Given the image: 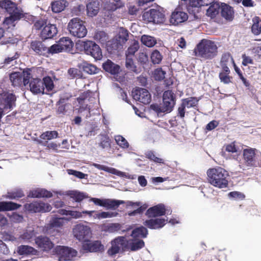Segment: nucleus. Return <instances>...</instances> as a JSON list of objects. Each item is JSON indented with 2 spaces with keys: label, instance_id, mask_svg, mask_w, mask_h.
<instances>
[{
  "label": "nucleus",
  "instance_id": "27",
  "mask_svg": "<svg viewBox=\"0 0 261 261\" xmlns=\"http://www.w3.org/2000/svg\"><path fill=\"white\" fill-rule=\"evenodd\" d=\"M83 247L84 250L90 252H97L101 250L102 247V245L100 241H96L93 242H90L89 240L84 243Z\"/></svg>",
  "mask_w": 261,
  "mask_h": 261
},
{
  "label": "nucleus",
  "instance_id": "36",
  "mask_svg": "<svg viewBox=\"0 0 261 261\" xmlns=\"http://www.w3.org/2000/svg\"><path fill=\"white\" fill-rule=\"evenodd\" d=\"M251 32L254 35H258L261 33V19L258 16L254 17L252 19Z\"/></svg>",
  "mask_w": 261,
  "mask_h": 261
},
{
  "label": "nucleus",
  "instance_id": "43",
  "mask_svg": "<svg viewBox=\"0 0 261 261\" xmlns=\"http://www.w3.org/2000/svg\"><path fill=\"white\" fill-rule=\"evenodd\" d=\"M81 68L84 72L89 74H96L99 71V69L96 66L86 62L82 64Z\"/></svg>",
  "mask_w": 261,
  "mask_h": 261
},
{
  "label": "nucleus",
  "instance_id": "21",
  "mask_svg": "<svg viewBox=\"0 0 261 261\" xmlns=\"http://www.w3.org/2000/svg\"><path fill=\"white\" fill-rule=\"evenodd\" d=\"M68 97H62L60 98L56 104L57 107L56 112L58 114L65 115L68 111L71 108V105L68 102Z\"/></svg>",
  "mask_w": 261,
  "mask_h": 261
},
{
  "label": "nucleus",
  "instance_id": "41",
  "mask_svg": "<svg viewBox=\"0 0 261 261\" xmlns=\"http://www.w3.org/2000/svg\"><path fill=\"white\" fill-rule=\"evenodd\" d=\"M107 49L109 52L114 53L122 46L121 43L118 40V39H113L108 41L106 44Z\"/></svg>",
  "mask_w": 261,
  "mask_h": 261
},
{
  "label": "nucleus",
  "instance_id": "19",
  "mask_svg": "<svg viewBox=\"0 0 261 261\" xmlns=\"http://www.w3.org/2000/svg\"><path fill=\"white\" fill-rule=\"evenodd\" d=\"M166 212L165 206L163 204H159L149 208L146 213L148 218H155L165 215Z\"/></svg>",
  "mask_w": 261,
  "mask_h": 261
},
{
  "label": "nucleus",
  "instance_id": "52",
  "mask_svg": "<svg viewBox=\"0 0 261 261\" xmlns=\"http://www.w3.org/2000/svg\"><path fill=\"white\" fill-rule=\"evenodd\" d=\"M118 213L116 212H102L101 213H97L93 215L95 219H104L107 218H112L117 216Z\"/></svg>",
  "mask_w": 261,
  "mask_h": 261
},
{
  "label": "nucleus",
  "instance_id": "5",
  "mask_svg": "<svg viewBox=\"0 0 261 261\" xmlns=\"http://www.w3.org/2000/svg\"><path fill=\"white\" fill-rule=\"evenodd\" d=\"M52 207L47 203L41 200H35L23 205V210L29 213H46L50 212Z\"/></svg>",
  "mask_w": 261,
  "mask_h": 261
},
{
  "label": "nucleus",
  "instance_id": "31",
  "mask_svg": "<svg viewBox=\"0 0 261 261\" xmlns=\"http://www.w3.org/2000/svg\"><path fill=\"white\" fill-rule=\"evenodd\" d=\"M21 204L12 201L0 202V212L11 211L18 209Z\"/></svg>",
  "mask_w": 261,
  "mask_h": 261
},
{
  "label": "nucleus",
  "instance_id": "57",
  "mask_svg": "<svg viewBox=\"0 0 261 261\" xmlns=\"http://www.w3.org/2000/svg\"><path fill=\"white\" fill-rule=\"evenodd\" d=\"M166 72L162 70L161 68H157L154 70L153 72V77L155 80L161 81L164 79Z\"/></svg>",
  "mask_w": 261,
  "mask_h": 261
},
{
  "label": "nucleus",
  "instance_id": "15",
  "mask_svg": "<svg viewBox=\"0 0 261 261\" xmlns=\"http://www.w3.org/2000/svg\"><path fill=\"white\" fill-rule=\"evenodd\" d=\"M36 247L41 251L48 252L54 247V243L47 237L40 236L34 239Z\"/></svg>",
  "mask_w": 261,
  "mask_h": 261
},
{
  "label": "nucleus",
  "instance_id": "47",
  "mask_svg": "<svg viewBox=\"0 0 261 261\" xmlns=\"http://www.w3.org/2000/svg\"><path fill=\"white\" fill-rule=\"evenodd\" d=\"M3 9H5L9 13H12L17 10L16 5L10 0H2Z\"/></svg>",
  "mask_w": 261,
  "mask_h": 261
},
{
  "label": "nucleus",
  "instance_id": "3",
  "mask_svg": "<svg viewBox=\"0 0 261 261\" xmlns=\"http://www.w3.org/2000/svg\"><path fill=\"white\" fill-rule=\"evenodd\" d=\"M255 151L256 149L252 148L243 150L242 167H261V155L256 154Z\"/></svg>",
  "mask_w": 261,
  "mask_h": 261
},
{
  "label": "nucleus",
  "instance_id": "9",
  "mask_svg": "<svg viewBox=\"0 0 261 261\" xmlns=\"http://www.w3.org/2000/svg\"><path fill=\"white\" fill-rule=\"evenodd\" d=\"M74 237L81 242L88 241L92 235L90 227L82 224L76 225L73 229Z\"/></svg>",
  "mask_w": 261,
  "mask_h": 261
},
{
  "label": "nucleus",
  "instance_id": "38",
  "mask_svg": "<svg viewBox=\"0 0 261 261\" xmlns=\"http://www.w3.org/2000/svg\"><path fill=\"white\" fill-rule=\"evenodd\" d=\"M231 61L234 64V61L229 53H225L222 54L220 61V65L221 68H229V62Z\"/></svg>",
  "mask_w": 261,
  "mask_h": 261
},
{
  "label": "nucleus",
  "instance_id": "35",
  "mask_svg": "<svg viewBox=\"0 0 261 261\" xmlns=\"http://www.w3.org/2000/svg\"><path fill=\"white\" fill-rule=\"evenodd\" d=\"M148 234V230L145 227L141 226L134 229L132 232L131 236L133 238L140 239L145 238Z\"/></svg>",
  "mask_w": 261,
  "mask_h": 261
},
{
  "label": "nucleus",
  "instance_id": "62",
  "mask_svg": "<svg viewBox=\"0 0 261 261\" xmlns=\"http://www.w3.org/2000/svg\"><path fill=\"white\" fill-rule=\"evenodd\" d=\"M35 237V232L34 230H30L24 232L21 235L20 238L22 240L31 242V240Z\"/></svg>",
  "mask_w": 261,
  "mask_h": 261
},
{
  "label": "nucleus",
  "instance_id": "12",
  "mask_svg": "<svg viewBox=\"0 0 261 261\" xmlns=\"http://www.w3.org/2000/svg\"><path fill=\"white\" fill-rule=\"evenodd\" d=\"M215 0H189L187 6L188 13L194 17L201 11L203 6H207L214 3Z\"/></svg>",
  "mask_w": 261,
  "mask_h": 261
},
{
  "label": "nucleus",
  "instance_id": "28",
  "mask_svg": "<svg viewBox=\"0 0 261 261\" xmlns=\"http://www.w3.org/2000/svg\"><path fill=\"white\" fill-rule=\"evenodd\" d=\"M221 16L226 20L231 21L234 17V11L232 7L224 4L221 7Z\"/></svg>",
  "mask_w": 261,
  "mask_h": 261
},
{
  "label": "nucleus",
  "instance_id": "58",
  "mask_svg": "<svg viewBox=\"0 0 261 261\" xmlns=\"http://www.w3.org/2000/svg\"><path fill=\"white\" fill-rule=\"evenodd\" d=\"M63 51L59 42L58 44H55L50 47L47 48L46 53L55 54Z\"/></svg>",
  "mask_w": 261,
  "mask_h": 261
},
{
  "label": "nucleus",
  "instance_id": "25",
  "mask_svg": "<svg viewBox=\"0 0 261 261\" xmlns=\"http://www.w3.org/2000/svg\"><path fill=\"white\" fill-rule=\"evenodd\" d=\"M52 196V193L44 189H37L31 191L28 195V197L32 198H50Z\"/></svg>",
  "mask_w": 261,
  "mask_h": 261
},
{
  "label": "nucleus",
  "instance_id": "32",
  "mask_svg": "<svg viewBox=\"0 0 261 261\" xmlns=\"http://www.w3.org/2000/svg\"><path fill=\"white\" fill-rule=\"evenodd\" d=\"M17 253L20 255H37V250L28 245H20L17 248Z\"/></svg>",
  "mask_w": 261,
  "mask_h": 261
},
{
  "label": "nucleus",
  "instance_id": "2",
  "mask_svg": "<svg viewBox=\"0 0 261 261\" xmlns=\"http://www.w3.org/2000/svg\"><path fill=\"white\" fill-rule=\"evenodd\" d=\"M207 175L208 181L212 185L219 188L228 186V173L224 169L220 167L209 169Z\"/></svg>",
  "mask_w": 261,
  "mask_h": 261
},
{
  "label": "nucleus",
  "instance_id": "60",
  "mask_svg": "<svg viewBox=\"0 0 261 261\" xmlns=\"http://www.w3.org/2000/svg\"><path fill=\"white\" fill-rule=\"evenodd\" d=\"M68 73L71 79L80 78L82 76L81 71L75 68H70L68 70Z\"/></svg>",
  "mask_w": 261,
  "mask_h": 261
},
{
  "label": "nucleus",
  "instance_id": "37",
  "mask_svg": "<svg viewBox=\"0 0 261 261\" xmlns=\"http://www.w3.org/2000/svg\"><path fill=\"white\" fill-rule=\"evenodd\" d=\"M199 99L196 97H190L181 99L182 103L188 109L197 108Z\"/></svg>",
  "mask_w": 261,
  "mask_h": 261
},
{
  "label": "nucleus",
  "instance_id": "61",
  "mask_svg": "<svg viewBox=\"0 0 261 261\" xmlns=\"http://www.w3.org/2000/svg\"><path fill=\"white\" fill-rule=\"evenodd\" d=\"M137 61L141 65L146 64L148 62V56L146 53L144 52H139L137 58Z\"/></svg>",
  "mask_w": 261,
  "mask_h": 261
},
{
  "label": "nucleus",
  "instance_id": "6",
  "mask_svg": "<svg viewBox=\"0 0 261 261\" xmlns=\"http://www.w3.org/2000/svg\"><path fill=\"white\" fill-rule=\"evenodd\" d=\"M187 4L179 3L177 7L172 12L170 21L174 25H177L179 23L186 21L188 19V15L184 11L185 9L187 10Z\"/></svg>",
  "mask_w": 261,
  "mask_h": 261
},
{
  "label": "nucleus",
  "instance_id": "17",
  "mask_svg": "<svg viewBox=\"0 0 261 261\" xmlns=\"http://www.w3.org/2000/svg\"><path fill=\"white\" fill-rule=\"evenodd\" d=\"M16 97L13 93L5 94L1 99V108L3 110H12L15 106Z\"/></svg>",
  "mask_w": 261,
  "mask_h": 261
},
{
  "label": "nucleus",
  "instance_id": "33",
  "mask_svg": "<svg viewBox=\"0 0 261 261\" xmlns=\"http://www.w3.org/2000/svg\"><path fill=\"white\" fill-rule=\"evenodd\" d=\"M99 9V2L97 1H93L87 5V14L90 17L95 16Z\"/></svg>",
  "mask_w": 261,
  "mask_h": 261
},
{
  "label": "nucleus",
  "instance_id": "39",
  "mask_svg": "<svg viewBox=\"0 0 261 261\" xmlns=\"http://www.w3.org/2000/svg\"><path fill=\"white\" fill-rule=\"evenodd\" d=\"M125 203V201L123 200L105 199L104 207H107V209L115 210L118 208L120 204Z\"/></svg>",
  "mask_w": 261,
  "mask_h": 261
},
{
  "label": "nucleus",
  "instance_id": "50",
  "mask_svg": "<svg viewBox=\"0 0 261 261\" xmlns=\"http://www.w3.org/2000/svg\"><path fill=\"white\" fill-rule=\"evenodd\" d=\"M141 41L144 45L149 47L153 46L156 43L154 37L145 35L141 37Z\"/></svg>",
  "mask_w": 261,
  "mask_h": 261
},
{
  "label": "nucleus",
  "instance_id": "26",
  "mask_svg": "<svg viewBox=\"0 0 261 261\" xmlns=\"http://www.w3.org/2000/svg\"><path fill=\"white\" fill-rule=\"evenodd\" d=\"M68 4V2L65 0L55 1L50 4L51 10L55 13H60L65 9Z\"/></svg>",
  "mask_w": 261,
  "mask_h": 261
},
{
  "label": "nucleus",
  "instance_id": "14",
  "mask_svg": "<svg viewBox=\"0 0 261 261\" xmlns=\"http://www.w3.org/2000/svg\"><path fill=\"white\" fill-rule=\"evenodd\" d=\"M126 239L124 237H119L111 242L112 246L108 250V254L113 256L119 253L120 249L126 250Z\"/></svg>",
  "mask_w": 261,
  "mask_h": 261
},
{
  "label": "nucleus",
  "instance_id": "23",
  "mask_svg": "<svg viewBox=\"0 0 261 261\" xmlns=\"http://www.w3.org/2000/svg\"><path fill=\"white\" fill-rule=\"evenodd\" d=\"M126 250H130L132 251H135L141 249L145 246V243L143 240L137 238L126 240Z\"/></svg>",
  "mask_w": 261,
  "mask_h": 261
},
{
  "label": "nucleus",
  "instance_id": "4",
  "mask_svg": "<svg viewBox=\"0 0 261 261\" xmlns=\"http://www.w3.org/2000/svg\"><path fill=\"white\" fill-rule=\"evenodd\" d=\"M67 29L71 35L79 38L85 37L87 34L84 22L78 17L73 18L69 21Z\"/></svg>",
  "mask_w": 261,
  "mask_h": 261
},
{
  "label": "nucleus",
  "instance_id": "11",
  "mask_svg": "<svg viewBox=\"0 0 261 261\" xmlns=\"http://www.w3.org/2000/svg\"><path fill=\"white\" fill-rule=\"evenodd\" d=\"M176 103V96L172 90H168L163 93V107L160 111L170 112L172 111Z\"/></svg>",
  "mask_w": 261,
  "mask_h": 261
},
{
  "label": "nucleus",
  "instance_id": "63",
  "mask_svg": "<svg viewBox=\"0 0 261 261\" xmlns=\"http://www.w3.org/2000/svg\"><path fill=\"white\" fill-rule=\"evenodd\" d=\"M128 38V32L126 30H122L119 33L118 40L121 43H125Z\"/></svg>",
  "mask_w": 261,
  "mask_h": 261
},
{
  "label": "nucleus",
  "instance_id": "20",
  "mask_svg": "<svg viewBox=\"0 0 261 261\" xmlns=\"http://www.w3.org/2000/svg\"><path fill=\"white\" fill-rule=\"evenodd\" d=\"M30 91L34 94L44 93V87L43 86L42 80L39 78H32L29 81Z\"/></svg>",
  "mask_w": 261,
  "mask_h": 261
},
{
  "label": "nucleus",
  "instance_id": "40",
  "mask_svg": "<svg viewBox=\"0 0 261 261\" xmlns=\"http://www.w3.org/2000/svg\"><path fill=\"white\" fill-rule=\"evenodd\" d=\"M63 51H70L73 45V43L69 37H62L59 41Z\"/></svg>",
  "mask_w": 261,
  "mask_h": 261
},
{
  "label": "nucleus",
  "instance_id": "44",
  "mask_svg": "<svg viewBox=\"0 0 261 261\" xmlns=\"http://www.w3.org/2000/svg\"><path fill=\"white\" fill-rule=\"evenodd\" d=\"M94 39L101 44H106L109 40V36L104 31H98L94 35Z\"/></svg>",
  "mask_w": 261,
  "mask_h": 261
},
{
  "label": "nucleus",
  "instance_id": "24",
  "mask_svg": "<svg viewBox=\"0 0 261 261\" xmlns=\"http://www.w3.org/2000/svg\"><path fill=\"white\" fill-rule=\"evenodd\" d=\"M102 68L106 72L112 75L118 74L120 70V66L109 59L102 64Z\"/></svg>",
  "mask_w": 261,
  "mask_h": 261
},
{
  "label": "nucleus",
  "instance_id": "46",
  "mask_svg": "<svg viewBox=\"0 0 261 261\" xmlns=\"http://www.w3.org/2000/svg\"><path fill=\"white\" fill-rule=\"evenodd\" d=\"M140 46L138 41L134 40L125 51V56L128 57H133L135 54L139 49Z\"/></svg>",
  "mask_w": 261,
  "mask_h": 261
},
{
  "label": "nucleus",
  "instance_id": "22",
  "mask_svg": "<svg viewBox=\"0 0 261 261\" xmlns=\"http://www.w3.org/2000/svg\"><path fill=\"white\" fill-rule=\"evenodd\" d=\"M167 222V219L163 218L151 219L146 220L143 224L152 229H159L163 227Z\"/></svg>",
  "mask_w": 261,
  "mask_h": 261
},
{
  "label": "nucleus",
  "instance_id": "59",
  "mask_svg": "<svg viewBox=\"0 0 261 261\" xmlns=\"http://www.w3.org/2000/svg\"><path fill=\"white\" fill-rule=\"evenodd\" d=\"M115 140L117 144L123 148H127L129 146L126 140L121 136L118 135L115 137Z\"/></svg>",
  "mask_w": 261,
  "mask_h": 261
},
{
  "label": "nucleus",
  "instance_id": "51",
  "mask_svg": "<svg viewBox=\"0 0 261 261\" xmlns=\"http://www.w3.org/2000/svg\"><path fill=\"white\" fill-rule=\"evenodd\" d=\"M24 196L23 192L21 189H16L14 191L8 192L7 198L10 199H17Z\"/></svg>",
  "mask_w": 261,
  "mask_h": 261
},
{
  "label": "nucleus",
  "instance_id": "29",
  "mask_svg": "<svg viewBox=\"0 0 261 261\" xmlns=\"http://www.w3.org/2000/svg\"><path fill=\"white\" fill-rule=\"evenodd\" d=\"M230 70L229 68H221V70L219 73V78L221 83L224 84H228L231 82L232 79L230 75Z\"/></svg>",
  "mask_w": 261,
  "mask_h": 261
},
{
  "label": "nucleus",
  "instance_id": "1",
  "mask_svg": "<svg viewBox=\"0 0 261 261\" xmlns=\"http://www.w3.org/2000/svg\"><path fill=\"white\" fill-rule=\"evenodd\" d=\"M195 56L203 60H212L218 54V47L215 42L203 39L194 49Z\"/></svg>",
  "mask_w": 261,
  "mask_h": 261
},
{
  "label": "nucleus",
  "instance_id": "18",
  "mask_svg": "<svg viewBox=\"0 0 261 261\" xmlns=\"http://www.w3.org/2000/svg\"><path fill=\"white\" fill-rule=\"evenodd\" d=\"M58 33V30L55 24H47L42 29L40 33V37L42 40L51 39L55 36Z\"/></svg>",
  "mask_w": 261,
  "mask_h": 261
},
{
  "label": "nucleus",
  "instance_id": "49",
  "mask_svg": "<svg viewBox=\"0 0 261 261\" xmlns=\"http://www.w3.org/2000/svg\"><path fill=\"white\" fill-rule=\"evenodd\" d=\"M125 66L127 69L134 72L139 73L141 71L135 65L133 57H126Z\"/></svg>",
  "mask_w": 261,
  "mask_h": 261
},
{
  "label": "nucleus",
  "instance_id": "13",
  "mask_svg": "<svg viewBox=\"0 0 261 261\" xmlns=\"http://www.w3.org/2000/svg\"><path fill=\"white\" fill-rule=\"evenodd\" d=\"M143 18L148 22L161 23L165 21V15L159 10L151 9L145 12L143 14Z\"/></svg>",
  "mask_w": 261,
  "mask_h": 261
},
{
  "label": "nucleus",
  "instance_id": "10",
  "mask_svg": "<svg viewBox=\"0 0 261 261\" xmlns=\"http://www.w3.org/2000/svg\"><path fill=\"white\" fill-rule=\"evenodd\" d=\"M54 252L58 256L59 261H69L77 255L75 250L63 246H57Z\"/></svg>",
  "mask_w": 261,
  "mask_h": 261
},
{
  "label": "nucleus",
  "instance_id": "42",
  "mask_svg": "<svg viewBox=\"0 0 261 261\" xmlns=\"http://www.w3.org/2000/svg\"><path fill=\"white\" fill-rule=\"evenodd\" d=\"M221 7L217 3H213L206 11V15L212 18H215L219 13Z\"/></svg>",
  "mask_w": 261,
  "mask_h": 261
},
{
  "label": "nucleus",
  "instance_id": "45",
  "mask_svg": "<svg viewBox=\"0 0 261 261\" xmlns=\"http://www.w3.org/2000/svg\"><path fill=\"white\" fill-rule=\"evenodd\" d=\"M11 15L9 17H7L5 20V22L7 24H11L15 21L19 20L23 17L22 13L14 11L12 13H10Z\"/></svg>",
  "mask_w": 261,
  "mask_h": 261
},
{
  "label": "nucleus",
  "instance_id": "8",
  "mask_svg": "<svg viewBox=\"0 0 261 261\" xmlns=\"http://www.w3.org/2000/svg\"><path fill=\"white\" fill-rule=\"evenodd\" d=\"M80 45L83 47L86 54L90 55L96 60H100L102 59L101 49L95 42L90 40L82 41Z\"/></svg>",
  "mask_w": 261,
  "mask_h": 261
},
{
  "label": "nucleus",
  "instance_id": "55",
  "mask_svg": "<svg viewBox=\"0 0 261 261\" xmlns=\"http://www.w3.org/2000/svg\"><path fill=\"white\" fill-rule=\"evenodd\" d=\"M99 145L102 149L110 148L111 144L109 137L107 135H101L100 142L99 143Z\"/></svg>",
  "mask_w": 261,
  "mask_h": 261
},
{
  "label": "nucleus",
  "instance_id": "34",
  "mask_svg": "<svg viewBox=\"0 0 261 261\" xmlns=\"http://www.w3.org/2000/svg\"><path fill=\"white\" fill-rule=\"evenodd\" d=\"M66 195L77 202H80L84 199L88 198V195L86 193L77 191H69Z\"/></svg>",
  "mask_w": 261,
  "mask_h": 261
},
{
  "label": "nucleus",
  "instance_id": "64",
  "mask_svg": "<svg viewBox=\"0 0 261 261\" xmlns=\"http://www.w3.org/2000/svg\"><path fill=\"white\" fill-rule=\"evenodd\" d=\"M64 219L62 218H56L53 219L50 222L51 227H60L63 226Z\"/></svg>",
  "mask_w": 261,
  "mask_h": 261
},
{
  "label": "nucleus",
  "instance_id": "7",
  "mask_svg": "<svg viewBox=\"0 0 261 261\" xmlns=\"http://www.w3.org/2000/svg\"><path fill=\"white\" fill-rule=\"evenodd\" d=\"M31 75L30 69L24 70L22 74L19 72L11 73L10 75V80L12 85L14 87H20L22 84L26 86L29 83Z\"/></svg>",
  "mask_w": 261,
  "mask_h": 261
},
{
  "label": "nucleus",
  "instance_id": "16",
  "mask_svg": "<svg viewBox=\"0 0 261 261\" xmlns=\"http://www.w3.org/2000/svg\"><path fill=\"white\" fill-rule=\"evenodd\" d=\"M134 98L144 104H149L151 100V96L147 90L138 88L132 92Z\"/></svg>",
  "mask_w": 261,
  "mask_h": 261
},
{
  "label": "nucleus",
  "instance_id": "30",
  "mask_svg": "<svg viewBox=\"0 0 261 261\" xmlns=\"http://www.w3.org/2000/svg\"><path fill=\"white\" fill-rule=\"evenodd\" d=\"M30 46L35 52L40 55H44L46 53L47 47L40 41H32Z\"/></svg>",
  "mask_w": 261,
  "mask_h": 261
},
{
  "label": "nucleus",
  "instance_id": "48",
  "mask_svg": "<svg viewBox=\"0 0 261 261\" xmlns=\"http://www.w3.org/2000/svg\"><path fill=\"white\" fill-rule=\"evenodd\" d=\"M59 134L56 130H47L43 132L40 136V138L44 140H50L58 137Z\"/></svg>",
  "mask_w": 261,
  "mask_h": 261
},
{
  "label": "nucleus",
  "instance_id": "54",
  "mask_svg": "<svg viewBox=\"0 0 261 261\" xmlns=\"http://www.w3.org/2000/svg\"><path fill=\"white\" fill-rule=\"evenodd\" d=\"M145 156L149 160L156 163H164V160L161 158L158 157L152 151H148L145 153Z\"/></svg>",
  "mask_w": 261,
  "mask_h": 261
},
{
  "label": "nucleus",
  "instance_id": "53",
  "mask_svg": "<svg viewBox=\"0 0 261 261\" xmlns=\"http://www.w3.org/2000/svg\"><path fill=\"white\" fill-rule=\"evenodd\" d=\"M42 82L43 87L45 88L48 92L52 91L54 89V82L50 76H47L44 77L42 80Z\"/></svg>",
  "mask_w": 261,
  "mask_h": 261
},
{
  "label": "nucleus",
  "instance_id": "56",
  "mask_svg": "<svg viewBox=\"0 0 261 261\" xmlns=\"http://www.w3.org/2000/svg\"><path fill=\"white\" fill-rule=\"evenodd\" d=\"M150 58L154 64H159L162 60V56L159 51L155 50L151 53Z\"/></svg>",
  "mask_w": 261,
  "mask_h": 261
}]
</instances>
